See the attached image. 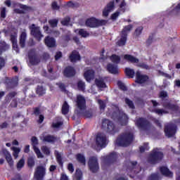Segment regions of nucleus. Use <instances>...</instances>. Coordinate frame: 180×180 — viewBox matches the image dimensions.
Returning a JSON list of instances; mask_svg holds the SVG:
<instances>
[{
    "label": "nucleus",
    "instance_id": "1",
    "mask_svg": "<svg viewBox=\"0 0 180 180\" xmlns=\"http://www.w3.org/2000/svg\"><path fill=\"white\" fill-rule=\"evenodd\" d=\"M134 140V136L130 131H127L121 134L116 141L117 146L127 147L130 146Z\"/></svg>",
    "mask_w": 180,
    "mask_h": 180
},
{
    "label": "nucleus",
    "instance_id": "2",
    "mask_svg": "<svg viewBox=\"0 0 180 180\" xmlns=\"http://www.w3.org/2000/svg\"><path fill=\"white\" fill-rule=\"evenodd\" d=\"M115 110L117 112H113L111 115L112 119L118 120L122 126L127 124V120L129 119L127 115H126L123 112L119 111V108H117V107H115Z\"/></svg>",
    "mask_w": 180,
    "mask_h": 180
},
{
    "label": "nucleus",
    "instance_id": "3",
    "mask_svg": "<svg viewBox=\"0 0 180 180\" xmlns=\"http://www.w3.org/2000/svg\"><path fill=\"white\" fill-rule=\"evenodd\" d=\"M102 129L110 134H115V133H117V128H116L115 124L109 120H103Z\"/></svg>",
    "mask_w": 180,
    "mask_h": 180
},
{
    "label": "nucleus",
    "instance_id": "4",
    "mask_svg": "<svg viewBox=\"0 0 180 180\" xmlns=\"http://www.w3.org/2000/svg\"><path fill=\"white\" fill-rule=\"evenodd\" d=\"M162 157H164V155L159 149L156 148L154 149L150 155L148 161L151 162V164H155V162H158L160 160H162Z\"/></svg>",
    "mask_w": 180,
    "mask_h": 180
},
{
    "label": "nucleus",
    "instance_id": "5",
    "mask_svg": "<svg viewBox=\"0 0 180 180\" xmlns=\"http://www.w3.org/2000/svg\"><path fill=\"white\" fill-rule=\"evenodd\" d=\"M76 105L80 112H84L86 109V100L82 95H77L76 98Z\"/></svg>",
    "mask_w": 180,
    "mask_h": 180
},
{
    "label": "nucleus",
    "instance_id": "6",
    "mask_svg": "<svg viewBox=\"0 0 180 180\" xmlns=\"http://www.w3.org/2000/svg\"><path fill=\"white\" fill-rule=\"evenodd\" d=\"M29 28L31 32V34L34 36V37H35L38 41H40L41 38L44 37L43 34H41V32L40 31V27L36 26L34 24H32Z\"/></svg>",
    "mask_w": 180,
    "mask_h": 180
},
{
    "label": "nucleus",
    "instance_id": "7",
    "mask_svg": "<svg viewBox=\"0 0 180 180\" xmlns=\"http://www.w3.org/2000/svg\"><path fill=\"white\" fill-rule=\"evenodd\" d=\"M46 176V166H38L34 174V178L37 180H43Z\"/></svg>",
    "mask_w": 180,
    "mask_h": 180
},
{
    "label": "nucleus",
    "instance_id": "8",
    "mask_svg": "<svg viewBox=\"0 0 180 180\" xmlns=\"http://www.w3.org/2000/svg\"><path fill=\"white\" fill-rule=\"evenodd\" d=\"M89 167L91 172H96L99 169V163L98 162V158L92 156L89 160Z\"/></svg>",
    "mask_w": 180,
    "mask_h": 180
},
{
    "label": "nucleus",
    "instance_id": "9",
    "mask_svg": "<svg viewBox=\"0 0 180 180\" xmlns=\"http://www.w3.org/2000/svg\"><path fill=\"white\" fill-rule=\"evenodd\" d=\"M135 124L140 130H147L150 127V122L144 118H137Z\"/></svg>",
    "mask_w": 180,
    "mask_h": 180
},
{
    "label": "nucleus",
    "instance_id": "10",
    "mask_svg": "<svg viewBox=\"0 0 180 180\" xmlns=\"http://www.w3.org/2000/svg\"><path fill=\"white\" fill-rule=\"evenodd\" d=\"M165 133L167 137H172L176 133V126L175 124H169L165 126Z\"/></svg>",
    "mask_w": 180,
    "mask_h": 180
},
{
    "label": "nucleus",
    "instance_id": "11",
    "mask_svg": "<svg viewBox=\"0 0 180 180\" xmlns=\"http://www.w3.org/2000/svg\"><path fill=\"white\" fill-rule=\"evenodd\" d=\"M96 143L98 147H104L106 146V136L103 134H98L96 139Z\"/></svg>",
    "mask_w": 180,
    "mask_h": 180
},
{
    "label": "nucleus",
    "instance_id": "12",
    "mask_svg": "<svg viewBox=\"0 0 180 180\" xmlns=\"http://www.w3.org/2000/svg\"><path fill=\"white\" fill-rule=\"evenodd\" d=\"M84 77L87 82H91L95 78V71L90 68L85 69Z\"/></svg>",
    "mask_w": 180,
    "mask_h": 180
},
{
    "label": "nucleus",
    "instance_id": "13",
    "mask_svg": "<svg viewBox=\"0 0 180 180\" xmlns=\"http://www.w3.org/2000/svg\"><path fill=\"white\" fill-rule=\"evenodd\" d=\"M124 11H126V2L122 1L120 5L118 11L112 15V19L115 20L119 17V15L124 13Z\"/></svg>",
    "mask_w": 180,
    "mask_h": 180
},
{
    "label": "nucleus",
    "instance_id": "14",
    "mask_svg": "<svg viewBox=\"0 0 180 180\" xmlns=\"http://www.w3.org/2000/svg\"><path fill=\"white\" fill-rule=\"evenodd\" d=\"M39 139L41 141H44V143H53V141H56V137L46 132L41 134Z\"/></svg>",
    "mask_w": 180,
    "mask_h": 180
},
{
    "label": "nucleus",
    "instance_id": "15",
    "mask_svg": "<svg viewBox=\"0 0 180 180\" xmlns=\"http://www.w3.org/2000/svg\"><path fill=\"white\" fill-rule=\"evenodd\" d=\"M29 58L30 62L32 65H36V64H39L40 63V59L39 56L34 53V51H31L29 53Z\"/></svg>",
    "mask_w": 180,
    "mask_h": 180
},
{
    "label": "nucleus",
    "instance_id": "16",
    "mask_svg": "<svg viewBox=\"0 0 180 180\" xmlns=\"http://www.w3.org/2000/svg\"><path fill=\"white\" fill-rule=\"evenodd\" d=\"M106 81L105 77H98L96 78L95 79V84L99 89H102L103 88H106V83L105 82Z\"/></svg>",
    "mask_w": 180,
    "mask_h": 180
},
{
    "label": "nucleus",
    "instance_id": "17",
    "mask_svg": "<svg viewBox=\"0 0 180 180\" xmlns=\"http://www.w3.org/2000/svg\"><path fill=\"white\" fill-rule=\"evenodd\" d=\"M136 81L138 82V84H144V82L148 79V77L144 75H141V73L139 71H137L136 73Z\"/></svg>",
    "mask_w": 180,
    "mask_h": 180
},
{
    "label": "nucleus",
    "instance_id": "18",
    "mask_svg": "<svg viewBox=\"0 0 180 180\" xmlns=\"http://www.w3.org/2000/svg\"><path fill=\"white\" fill-rule=\"evenodd\" d=\"M115 9V2L110 1L108 5L105 8H104L103 11V16H108L109 13L112 12Z\"/></svg>",
    "mask_w": 180,
    "mask_h": 180
},
{
    "label": "nucleus",
    "instance_id": "19",
    "mask_svg": "<svg viewBox=\"0 0 180 180\" xmlns=\"http://www.w3.org/2000/svg\"><path fill=\"white\" fill-rule=\"evenodd\" d=\"M86 26L88 27H98V20L95 18H91L86 20Z\"/></svg>",
    "mask_w": 180,
    "mask_h": 180
},
{
    "label": "nucleus",
    "instance_id": "20",
    "mask_svg": "<svg viewBox=\"0 0 180 180\" xmlns=\"http://www.w3.org/2000/svg\"><path fill=\"white\" fill-rule=\"evenodd\" d=\"M107 71H108V72L110 74H119V68H117V65H115L112 63H109L107 65Z\"/></svg>",
    "mask_w": 180,
    "mask_h": 180
},
{
    "label": "nucleus",
    "instance_id": "21",
    "mask_svg": "<svg viewBox=\"0 0 180 180\" xmlns=\"http://www.w3.org/2000/svg\"><path fill=\"white\" fill-rule=\"evenodd\" d=\"M70 60L72 63H76V61H79L81 60V56L79 53L77 51H73L70 56Z\"/></svg>",
    "mask_w": 180,
    "mask_h": 180
},
{
    "label": "nucleus",
    "instance_id": "22",
    "mask_svg": "<svg viewBox=\"0 0 180 180\" xmlns=\"http://www.w3.org/2000/svg\"><path fill=\"white\" fill-rule=\"evenodd\" d=\"M127 41V34H120V38L117 41V45L119 47H123V46L126 45V42Z\"/></svg>",
    "mask_w": 180,
    "mask_h": 180
},
{
    "label": "nucleus",
    "instance_id": "23",
    "mask_svg": "<svg viewBox=\"0 0 180 180\" xmlns=\"http://www.w3.org/2000/svg\"><path fill=\"white\" fill-rule=\"evenodd\" d=\"M74 75H75V69H74V68L68 66L65 69V77H74Z\"/></svg>",
    "mask_w": 180,
    "mask_h": 180
},
{
    "label": "nucleus",
    "instance_id": "24",
    "mask_svg": "<svg viewBox=\"0 0 180 180\" xmlns=\"http://www.w3.org/2000/svg\"><path fill=\"white\" fill-rule=\"evenodd\" d=\"M26 37H27L26 30H22L20 37V45L22 48L25 47V43H26Z\"/></svg>",
    "mask_w": 180,
    "mask_h": 180
},
{
    "label": "nucleus",
    "instance_id": "25",
    "mask_svg": "<svg viewBox=\"0 0 180 180\" xmlns=\"http://www.w3.org/2000/svg\"><path fill=\"white\" fill-rule=\"evenodd\" d=\"M124 60L132 63V64H137L139 63V58L129 54L124 55Z\"/></svg>",
    "mask_w": 180,
    "mask_h": 180
},
{
    "label": "nucleus",
    "instance_id": "26",
    "mask_svg": "<svg viewBox=\"0 0 180 180\" xmlns=\"http://www.w3.org/2000/svg\"><path fill=\"white\" fill-rule=\"evenodd\" d=\"M45 44L48 47H56V40L54 38L47 37L45 38Z\"/></svg>",
    "mask_w": 180,
    "mask_h": 180
},
{
    "label": "nucleus",
    "instance_id": "27",
    "mask_svg": "<svg viewBox=\"0 0 180 180\" xmlns=\"http://www.w3.org/2000/svg\"><path fill=\"white\" fill-rule=\"evenodd\" d=\"M4 154L6 155V160L8 162V164L12 167V165H13V160L12 159V155H11V153H9V152L6 150H3Z\"/></svg>",
    "mask_w": 180,
    "mask_h": 180
},
{
    "label": "nucleus",
    "instance_id": "28",
    "mask_svg": "<svg viewBox=\"0 0 180 180\" xmlns=\"http://www.w3.org/2000/svg\"><path fill=\"white\" fill-rule=\"evenodd\" d=\"M20 9L19 8H15L14 9V12L15 13H26L27 11H30V7H27V6L25 5H20Z\"/></svg>",
    "mask_w": 180,
    "mask_h": 180
},
{
    "label": "nucleus",
    "instance_id": "29",
    "mask_svg": "<svg viewBox=\"0 0 180 180\" xmlns=\"http://www.w3.org/2000/svg\"><path fill=\"white\" fill-rule=\"evenodd\" d=\"M160 172L162 174V175H165V176H169V178H172L173 174L168 169V168L165 167H160Z\"/></svg>",
    "mask_w": 180,
    "mask_h": 180
},
{
    "label": "nucleus",
    "instance_id": "30",
    "mask_svg": "<svg viewBox=\"0 0 180 180\" xmlns=\"http://www.w3.org/2000/svg\"><path fill=\"white\" fill-rule=\"evenodd\" d=\"M75 32L78 33L82 37H89V32L84 29L76 30Z\"/></svg>",
    "mask_w": 180,
    "mask_h": 180
},
{
    "label": "nucleus",
    "instance_id": "31",
    "mask_svg": "<svg viewBox=\"0 0 180 180\" xmlns=\"http://www.w3.org/2000/svg\"><path fill=\"white\" fill-rule=\"evenodd\" d=\"M55 155L56 157L57 162L59 165L63 166V155L58 151H55Z\"/></svg>",
    "mask_w": 180,
    "mask_h": 180
},
{
    "label": "nucleus",
    "instance_id": "32",
    "mask_svg": "<svg viewBox=\"0 0 180 180\" xmlns=\"http://www.w3.org/2000/svg\"><path fill=\"white\" fill-rule=\"evenodd\" d=\"M110 60L114 63V64H119L120 63V56L113 54L110 57Z\"/></svg>",
    "mask_w": 180,
    "mask_h": 180
},
{
    "label": "nucleus",
    "instance_id": "33",
    "mask_svg": "<svg viewBox=\"0 0 180 180\" xmlns=\"http://www.w3.org/2000/svg\"><path fill=\"white\" fill-rule=\"evenodd\" d=\"M69 111H70V105L65 101L63 103V105L62 107V113H63V115H67V113H68Z\"/></svg>",
    "mask_w": 180,
    "mask_h": 180
},
{
    "label": "nucleus",
    "instance_id": "34",
    "mask_svg": "<svg viewBox=\"0 0 180 180\" xmlns=\"http://www.w3.org/2000/svg\"><path fill=\"white\" fill-rule=\"evenodd\" d=\"M132 29H133V25H127L123 28L121 34L124 35L127 34V33H129V32H131Z\"/></svg>",
    "mask_w": 180,
    "mask_h": 180
},
{
    "label": "nucleus",
    "instance_id": "35",
    "mask_svg": "<svg viewBox=\"0 0 180 180\" xmlns=\"http://www.w3.org/2000/svg\"><path fill=\"white\" fill-rule=\"evenodd\" d=\"M58 120L59 121L54 122L52 124V127L54 129H59V127H61V126H63V122L61 121V117H58Z\"/></svg>",
    "mask_w": 180,
    "mask_h": 180
},
{
    "label": "nucleus",
    "instance_id": "36",
    "mask_svg": "<svg viewBox=\"0 0 180 180\" xmlns=\"http://www.w3.org/2000/svg\"><path fill=\"white\" fill-rule=\"evenodd\" d=\"M97 102L99 105V108H100V110L101 112H104L105 111V108H106V102L103 101L102 100H97Z\"/></svg>",
    "mask_w": 180,
    "mask_h": 180
},
{
    "label": "nucleus",
    "instance_id": "37",
    "mask_svg": "<svg viewBox=\"0 0 180 180\" xmlns=\"http://www.w3.org/2000/svg\"><path fill=\"white\" fill-rule=\"evenodd\" d=\"M125 73L129 78H133V77H134V70L130 69L129 68H125Z\"/></svg>",
    "mask_w": 180,
    "mask_h": 180
},
{
    "label": "nucleus",
    "instance_id": "38",
    "mask_svg": "<svg viewBox=\"0 0 180 180\" xmlns=\"http://www.w3.org/2000/svg\"><path fill=\"white\" fill-rule=\"evenodd\" d=\"M82 178V172L79 169L76 170L75 174L74 176V180H81Z\"/></svg>",
    "mask_w": 180,
    "mask_h": 180
},
{
    "label": "nucleus",
    "instance_id": "39",
    "mask_svg": "<svg viewBox=\"0 0 180 180\" xmlns=\"http://www.w3.org/2000/svg\"><path fill=\"white\" fill-rule=\"evenodd\" d=\"M77 160L80 162V164L85 165L86 160H85V156H84V155L78 154L77 155Z\"/></svg>",
    "mask_w": 180,
    "mask_h": 180
},
{
    "label": "nucleus",
    "instance_id": "40",
    "mask_svg": "<svg viewBox=\"0 0 180 180\" xmlns=\"http://www.w3.org/2000/svg\"><path fill=\"white\" fill-rule=\"evenodd\" d=\"M116 158H117V154H116V153H112L107 157V160L110 162H113V161H115Z\"/></svg>",
    "mask_w": 180,
    "mask_h": 180
},
{
    "label": "nucleus",
    "instance_id": "41",
    "mask_svg": "<svg viewBox=\"0 0 180 180\" xmlns=\"http://www.w3.org/2000/svg\"><path fill=\"white\" fill-rule=\"evenodd\" d=\"M11 150L13 151V155L15 158H18L19 153H20V149L15 146L11 147Z\"/></svg>",
    "mask_w": 180,
    "mask_h": 180
},
{
    "label": "nucleus",
    "instance_id": "42",
    "mask_svg": "<svg viewBox=\"0 0 180 180\" xmlns=\"http://www.w3.org/2000/svg\"><path fill=\"white\" fill-rule=\"evenodd\" d=\"M37 94L39 96L44 95V94H46V89H44L42 86H38L37 88Z\"/></svg>",
    "mask_w": 180,
    "mask_h": 180
},
{
    "label": "nucleus",
    "instance_id": "43",
    "mask_svg": "<svg viewBox=\"0 0 180 180\" xmlns=\"http://www.w3.org/2000/svg\"><path fill=\"white\" fill-rule=\"evenodd\" d=\"M33 150L37 154V158H44V155H43V153H41V151H40V149L39 148H33Z\"/></svg>",
    "mask_w": 180,
    "mask_h": 180
},
{
    "label": "nucleus",
    "instance_id": "44",
    "mask_svg": "<svg viewBox=\"0 0 180 180\" xmlns=\"http://www.w3.org/2000/svg\"><path fill=\"white\" fill-rule=\"evenodd\" d=\"M31 143L33 148H37L39 146V140L36 138V136H33L31 139Z\"/></svg>",
    "mask_w": 180,
    "mask_h": 180
},
{
    "label": "nucleus",
    "instance_id": "45",
    "mask_svg": "<svg viewBox=\"0 0 180 180\" xmlns=\"http://www.w3.org/2000/svg\"><path fill=\"white\" fill-rule=\"evenodd\" d=\"M41 150L42 153H44V154H45L46 155H50V148L44 146L41 148Z\"/></svg>",
    "mask_w": 180,
    "mask_h": 180
},
{
    "label": "nucleus",
    "instance_id": "46",
    "mask_svg": "<svg viewBox=\"0 0 180 180\" xmlns=\"http://www.w3.org/2000/svg\"><path fill=\"white\" fill-rule=\"evenodd\" d=\"M78 89L79 91H85V82L82 81H79L77 83Z\"/></svg>",
    "mask_w": 180,
    "mask_h": 180
},
{
    "label": "nucleus",
    "instance_id": "47",
    "mask_svg": "<svg viewBox=\"0 0 180 180\" xmlns=\"http://www.w3.org/2000/svg\"><path fill=\"white\" fill-rule=\"evenodd\" d=\"M25 167V159H20V161L17 163V169H22Z\"/></svg>",
    "mask_w": 180,
    "mask_h": 180
},
{
    "label": "nucleus",
    "instance_id": "48",
    "mask_svg": "<svg viewBox=\"0 0 180 180\" xmlns=\"http://www.w3.org/2000/svg\"><path fill=\"white\" fill-rule=\"evenodd\" d=\"M28 167L30 168H32V167H34V158H28Z\"/></svg>",
    "mask_w": 180,
    "mask_h": 180
},
{
    "label": "nucleus",
    "instance_id": "49",
    "mask_svg": "<svg viewBox=\"0 0 180 180\" xmlns=\"http://www.w3.org/2000/svg\"><path fill=\"white\" fill-rule=\"evenodd\" d=\"M141 32H143L142 27H139L136 28V30H135V32H134V36H136V37H139V36H140V34H141Z\"/></svg>",
    "mask_w": 180,
    "mask_h": 180
},
{
    "label": "nucleus",
    "instance_id": "50",
    "mask_svg": "<svg viewBox=\"0 0 180 180\" xmlns=\"http://www.w3.org/2000/svg\"><path fill=\"white\" fill-rule=\"evenodd\" d=\"M125 103L131 109L134 108V104H133V101H130L129 98H125Z\"/></svg>",
    "mask_w": 180,
    "mask_h": 180
},
{
    "label": "nucleus",
    "instance_id": "51",
    "mask_svg": "<svg viewBox=\"0 0 180 180\" xmlns=\"http://www.w3.org/2000/svg\"><path fill=\"white\" fill-rule=\"evenodd\" d=\"M49 22L51 27H57V25H58V20H51Z\"/></svg>",
    "mask_w": 180,
    "mask_h": 180
},
{
    "label": "nucleus",
    "instance_id": "52",
    "mask_svg": "<svg viewBox=\"0 0 180 180\" xmlns=\"http://www.w3.org/2000/svg\"><path fill=\"white\" fill-rule=\"evenodd\" d=\"M0 11H1V18H6V8L2 7Z\"/></svg>",
    "mask_w": 180,
    "mask_h": 180
},
{
    "label": "nucleus",
    "instance_id": "53",
    "mask_svg": "<svg viewBox=\"0 0 180 180\" xmlns=\"http://www.w3.org/2000/svg\"><path fill=\"white\" fill-rule=\"evenodd\" d=\"M117 85H118L119 88H120L122 89V91H126L127 89V88L126 87L124 84L122 82H118Z\"/></svg>",
    "mask_w": 180,
    "mask_h": 180
},
{
    "label": "nucleus",
    "instance_id": "54",
    "mask_svg": "<svg viewBox=\"0 0 180 180\" xmlns=\"http://www.w3.org/2000/svg\"><path fill=\"white\" fill-rule=\"evenodd\" d=\"M61 23L62 25H63V26H68V23H70V18L66 17L64 20L61 21Z\"/></svg>",
    "mask_w": 180,
    "mask_h": 180
},
{
    "label": "nucleus",
    "instance_id": "55",
    "mask_svg": "<svg viewBox=\"0 0 180 180\" xmlns=\"http://www.w3.org/2000/svg\"><path fill=\"white\" fill-rule=\"evenodd\" d=\"M148 150V144L145 143L143 146L140 147V151L141 153H144V151Z\"/></svg>",
    "mask_w": 180,
    "mask_h": 180
},
{
    "label": "nucleus",
    "instance_id": "56",
    "mask_svg": "<svg viewBox=\"0 0 180 180\" xmlns=\"http://www.w3.org/2000/svg\"><path fill=\"white\" fill-rule=\"evenodd\" d=\"M138 67H141V68H143L144 70H150V67L146 63H139L138 64Z\"/></svg>",
    "mask_w": 180,
    "mask_h": 180
},
{
    "label": "nucleus",
    "instance_id": "57",
    "mask_svg": "<svg viewBox=\"0 0 180 180\" xmlns=\"http://www.w3.org/2000/svg\"><path fill=\"white\" fill-rule=\"evenodd\" d=\"M157 115H164V113H168V112L162 110V109H157L155 110Z\"/></svg>",
    "mask_w": 180,
    "mask_h": 180
},
{
    "label": "nucleus",
    "instance_id": "58",
    "mask_svg": "<svg viewBox=\"0 0 180 180\" xmlns=\"http://www.w3.org/2000/svg\"><path fill=\"white\" fill-rule=\"evenodd\" d=\"M96 86L95 85L91 86V89H89V92L90 94H96Z\"/></svg>",
    "mask_w": 180,
    "mask_h": 180
},
{
    "label": "nucleus",
    "instance_id": "59",
    "mask_svg": "<svg viewBox=\"0 0 180 180\" xmlns=\"http://www.w3.org/2000/svg\"><path fill=\"white\" fill-rule=\"evenodd\" d=\"M61 57H63V53H61L60 51H58L56 53V54L55 56V60L57 61L58 60H60V58H61Z\"/></svg>",
    "mask_w": 180,
    "mask_h": 180
},
{
    "label": "nucleus",
    "instance_id": "60",
    "mask_svg": "<svg viewBox=\"0 0 180 180\" xmlns=\"http://www.w3.org/2000/svg\"><path fill=\"white\" fill-rule=\"evenodd\" d=\"M108 23V21L105 20H98V26L106 25Z\"/></svg>",
    "mask_w": 180,
    "mask_h": 180
},
{
    "label": "nucleus",
    "instance_id": "61",
    "mask_svg": "<svg viewBox=\"0 0 180 180\" xmlns=\"http://www.w3.org/2000/svg\"><path fill=\"white\" fill-rule=\"evenodd\" d=\"M68 169L70 172H71V174H72V172H74V166L72 165V163H70L68 165Z\"/></svg>",
    "mask_w": 180,
    "mask_h": 180
},
{
    "label": "nucleus",
    "instance_id": "62",
    "mask_svg": "<svg viewBox=\"0 0 180 180\" xmlns=\"http://www.w3.org/2000/svg\"><path fill=\"white\" fill-rule=\"evenodd\" d=\"M160 75H162V77H165V78L171 79V75L164 72H159Z\"/></svg>",
    "mask_w": 180,
    "mask_h": 180
},
{
    "label": "nucleus",
    "instance_id": "63",
    "mask_svg": "<svg viewBox=\"0 0 180 180\" xmlns=\"http://www.w3.org/2000/svg\"><path fill=\"white\" fill-rule=\"evenodd\" d=\"M58 86H59L60 89H61V91H63V92H65V85H64L63 84L60 83L58 84Z\"/></svg>",
    "mask_w": 180,
    "mask_h": 180
},
{
    "label": "nucleus",
    "instance_id": "64",
    "mask_svg": "<svg viewBox=\"0 0 180 180\" xmlns=\"http://www.w3.org/2000/svg\"><path fill=\"white\" fill-rule=\"evenodd\" d=\"M60 180H69L68 176L65 174H62L60 176Z\"/></svg>",
    "mask_w": 180,
    "mask_h": 180
}]
</instances>
